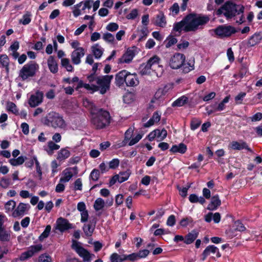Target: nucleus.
I'll list each match as a JSON object with an SVG mask.
<instances>
[{
    "label": "nucleus",
    "instance_id": "obj_6",
    "mask_svg": "<svg viewBox=\"0 0 262 262\" xmlns=\"http://www.w3.org/2000/svg\"><path fill=\"white\" fill-rule=\"evenodd\" d=\"M39 66L34 61H31L25 64L19 70L18 77L25 81L28 78L34 77L38 70Z\"/></svg>",
    "mask_w": 262,
    "mask_h": 262
},
{
    "label": "nucleus",
    "instance_id": "obj_21",
    "mask_svg": "<svg viewBox=\"0 0 262 262\" xmlns=\"http://www.w3.org/2000/svg\"><path fill=\"white\" fill-rule=\"evenodd\" d=\"M127 71L122 70L118 73L115 76L116 84L119 86H122L125 83L126 78Z\"/></svg>",
    "mask_w": 262,
    "mask_h": 262
},
{
    "label": "nucleus",
    "instance_id": "obj_52",
    "mask_svg": "<svg viewBox=\"0 0 262 262\" xmlns=\"http://www.w3.org/2000/svg\"><path fill=\"white\" fill-rule=\"evenodd\" d=\"M11 184V180L8 178H3L0 182V186L4 188H8Z\"/></svg>",
    "mask_w": 262,
    "mask_h": 262
},
{
    "label": "nucleus",
    "instance_id": "obj_62",
    "mask_svg": "<svg viewBox=\"0 0 262 262\" xmlns=\"http://www.w3.org/2000/svg\"><path fill=\"white\" fill-rule=\"evenodd\" d=\"M138 258V256L137 253H133L131 254H129L127 255H124V259L127 260L128 259L130 261H135Z\"/></svg>",
    "mask_w": 262,
    "mask_h": 262
},
{
    "label": "nucleus",
    "instance_id": "obj_53",
    "mask_svg": "<svg viewBox=\"0 0 262 262\" xmlns=\"http://www.w3.org/2000/svg\"><path fill=\"white\" fill-rule=\"evenodd\" d=\"M30 256H29L27 251L23 252L18 258L15 259V261L17 262L18 261H25L29 259Z\"/></svg>",
    "mask_w": 262,
    "mask_h": 262
},
{
    "label": "nucleus",
    "instance_id": "obj_44",
    "mask_svg": "<svg viewBox=\"0 0 262 262\" xmlns=\"http://www.w3.org/2000/svg\"><path fill=\"white\" fill-rule=\"evenodd\" d=\"M31 14L29 12H27L23 16L21 19L19 20V23L22 24L24 25L29 24L31 20Z\"/></svg>",
    "mask_w": 262,
    "mask_h": 262
},
{
    "label": "nucleus",
    "instance_id": "obj_23",
    "mask_svg": "<svg viewBox=\"0 0 262 262\" xmlns=\"http://www.w3.org/2000/svg\"><path fill=\"white\" fill-rule=\"evenodd\" d=\"M221 204V201L218 195L213 196L211 199V202L208 205L207 209L210 210H214L217 209Z\"/></svg>",
    "mask_w": 262,
    "mask_h": 262
},
{
    "label": "nucleus",
    "instance_id": "obj_29",
    "mask_svg": "<svg viewBox=\"0 0 262 262\" xmlns=\"http://www.w3.org/2000/svg\"><path fill=\"white\" fill-rule=\"evenodd\" d=\"M42 249V246L41 244L33 245L28 248L27 252L30 257H32L35 254L40 252Z\"/></svg>",
    "mask_w": 262,
    "mask_h": 262
},
{
    "label": "nucleus",
    "instance_id": "obj_25",
    "mask_svg": "<svg viewBox=\"0 0 262 262\" xmlns=\"http://www.w3.org/2000/svg\"><path fill=\"white\" fill-rule=\"evenodd\" d=\"M199 232L193 230L189 233L185 237L184 243L186 244H191L198 237Z\"/></svg>",
    "mask_w": 262,
    "mask_h": 262
},
{
    "label": "nucleus",
    "instance_id": "obj_14",
    "mask_svg": "<svg viewBox=\"0 0 262 262\" xmlns=\"http://www.w3.org/2000/svg\"><path fill=\"white\" fill-rule=\"evenodd\" d=\"M30 206L28 204L20 203L13 211L12 215L14 217L23 216L29 209Z\"/></svg>",
    "mask_w": 262,
    "mask_h": 262
},
{
    "label": "nucleus",
    "instance_id": "obj_33",
    "mask_svg": "<svg viewBox=\"0 0 262 262\" xmlns=\"http://www.w3.org/2000/svg\"><path fill=\"white\" fill-rule=\"evenodd\" d=\"M61 65L65 68L68 72H72L73 71L74 68L70 63V59L67 58L61 59Z\"/></svg>",
    "mask_w": 262,
    "mask_h": 262
},
{
    "label": "nucleus",
    "instance_id": "obj_3",
    "mask_svg": "<svg viewBox=\"0 0 262 262\" xmlns=\"http://www.w3.org/2000/svg\"><path fill=\"white\" fill-rule=\"evenodd\" d=\"M113 78V75L98 76L94 74H91L87 77L89 82H96L97 84H95V86H93V88L95 91H99L101 94H104L110 90L111 82Z\"/></svg>",
    "mask_w": 262,
    "mask_h": 262
},
{
    "label": "nucleus",
    "instance_id": "obj_28",
    "mask_svg": "<svg viewBox=\"0 0 262 262\" xmlns=\"http://www.w3.org/2000/svg\"><path fill=\"white\" fill-rule=\"evenodd\" d=\"M160 118L161 115L158 112H156L153 114L152 117L144 124V126L145 127H149L154 125L155 123L159 122Z\"/></svg>",
    "mask_w": 262,
    "mask_h": 262
},
{
    "label": "nucleus",
    "instance_id": "obj_45",
    "mask_svg": "<svg viewBox=\"0 0 262 262\" xmlns=\"http://www.w3.org/2000/svg\"><path fill=\"white\" fill-rule=\"evenodd\" d=\"M110 260L111 262H122L125 260L124 255L121 256L116 253H114L110 256Z\"/></svg>",
    "mask_w": 262,
    "mask_h": 262
},
{
    "label": "nucleus",
    "instance_id": "obj_7",
    "mask_svg": "<svg viewBox=\"0 0 262 262\" xmlns=\"http://www.w3.org/2000/svg\"><path fill=\"white\" fill-rule=\"evenodd\" d=\"M72 248L83 258L84 261L90 262L91 259L95 256L94 254L90 253L86 249L82 247L80 243L76 241H73Z\"/></svg>",
    "mask_w": 262,
    "mask_h": 262
},
{
    "label": "nucleus",
    "instance_id": "obj_56",
    "mask_svg": "<svg viewBox=\"0 0 262 262\" xmlns=\"http://www.w3.org/2000/svg\"><path fill=\"white\" fill-rule=\"evenodd\" d=\"M120 161L118 159H114L109 162L110 169H116L118 167Z\"/></svg>",
    "mask_w": 262,
    "mask_h": 262
},
{
    "label": "nucleus",
    "instance_id": "obj_22",
    "mask_svg": "<svg viewBox=\"0 0 262 262\" xmlns=\"http://www.w3.org/2000/svg\"><path fill=\"white\" fill-rule=\"evenodd\" d=\"M95 228V223L90 222L88 224H85L82 228L83 231L88 237L91 236Z\"/></svg>",
    "mask_w": 262,
    "mask_h": 262
},
{
    "label": "nucleus",
    "instance_id": "obj_12",
    "mask_svg": "<svg viewBox=\"0 0 262 262\" xmlns=\"http://www.w3.org/2000/svg\"><path fill=\"white\" fill-rule=\"evenodd\" d=\"M85 54V50L84 48H79L74 50L71 53V57L72 63L74 64H79L81 62V59Z\"/></svg>",
    "mask_w": 262,
    "mask_h": 262
},
{
    "label": "nucleus",
    "instance_id": "obj_46",
    "mask_svg": "<svg viewBox=\"0 0 262 262\" xmlns=\"http://www.w3.org/2000/svg\"><path fill=\"white\" fill-rule=\"evenodd\" d=\"M157 137L159 138V141L163 140L167 136V132L165 129L160 130L159 129H156Z\"/></svg>",
    "mask_w": 262,
    "mask_h": 262
},
{
    "label": "nucleus",
    "instance_id": "obj_35",
    "mask_svg": "<svg viewBox=\"0 0 262 262\" xmlns=\"http://www.w3.org/2000/svg\"><path fill=\"white\" fill-rule=\"evenodd\" d=\"M139 74L141 75H148L150 73L151 69L146 63H142L139 67Z\"/></svg>",
    "mask_w": 262,
    "mask_h": 262
},
{
    "label": "nucleus",
    "instance_id": "obj_16",
    "mask_svg": "<svg viewBox=\"0 0 262 262\" xmlns=\"http://www.w3.org/2000/svg\"><path fill=\"white\" fill-rule=\"evenodd\" d=\"M135 55L134 50L128 49L122 56L119 59L118 62L128 63L132 61Z\"/></svg>",
    "mask_w": 262,
    "mask_h": 262
},
{
    "label": "nucleus",
    "instance_id": "obj_54",
    "mask_svg": "<svg viewBox=\"0 0 262 262\" xmlns=\"http://www.w3.org/2000/svg\"><path fill=\"white\" fill-rule=\"evenodd\" d=\"M119 28V26L117 23H111L108 24L106 27V29L107 31L111 32H114L117 31Z\"/></svg>",
    "mask_w": 262,
    "mask_h": 262
},
{
    "label": "nucleus",
    "instance_id": "obj_41",
    "mask_svg": "<svg viewBox=\"0 0 262 262\" xmlns=\"http://www.w3.org/2000/svg\"><path fill=\"white\" fill-rule=\"evenodd\" d=\"M16 206V202L13 200L8 201L5 205V209L7 212H12L14 210Z\"/></svg>",
    "mask_w": 262,
    "mask_h": 262
},
{
    "label": "nucleus",
    "instance_id": "obj_57",
    "mask_svg": "<svg viewBox=\"0 0 262 262\" xmlns=\"http://www.w3.org/2000/svg\"><path fill=\"white\" fill-rule=\"evenodd\" d=\"M39 262H51V257L47 254H41L38 258Z\"/></svg>",
    "mask_w": 262,
    "mask_h": 262
},
{
    "label": "nucleus",
    "instance_id": "obj_30",
    "mask_svg": "<svg viewBox=\"0 0 262 262\" xmlns=\"http://www.w3.org/2000/svg\"><path fill=\"white\" fill-rule=\"evenodd\" d=\"M60 148V146L55 143L54 142L50 141L48 142L47 147L45 148L46 152L49 155L53 154V151L57 150Z\"/></svg>",
    "mask_w": 262,
    "mask_h": 262
},
{
    "label": "nucleus",
    "instance_id": "obj_42",
    "mask_svg": "<svg viewBox=\"0 0 262 262\" xmlns=\"http://www.w3.org/2000/svg\"><path fill=\"white\" fill-rule=\"evenodd\" d=\"M7 109L8 111L17 115L18 114V110L15 103L12 102H8L7 103Z\"/></svg>",
    "mask_w": 262,
    "mask_h": 262
},
{
    "label": "nucleus",
    "instance_id": "obj_59",
    "mask_svg": "<svg viewBox=\"0 0 262 262\" xmlns=\"http://www.w3.org/2000/svg\"><path fill=\"white\" fill-rule=\"evenodd\" d=\"M133 132H134V129L132 127H129L126 131V132L125 133V138H124V140L123 141V142L127 141V140H129L133 134Z\"/></svg>",
    "mask_w": 262,
    "mask_h": 262
},
{
    "label": "nucleus",
    "instance_id": "obj_19",
    "mask_svg": "<svg viewBox=\"0 0 262 262\" xmlns=\"http://www.w3.org/2000/svg\"><path fill=\"white\" fill-rule=\"evenodd\" d=\"M47 64L50 71L52 73L55 74L58 72V66L54 56L51 55L48 57Z\"/></svg>",
    "mask_w": 262,
    "mask_h": 262
},
{
    "label": "nucleus",
    "instance_id": "obj_10",
    "mask_svg": "<svg viewBox=\"0 0 262 262\" xmlns=\"http://www.w3.org/2000/svg\"><path fill=\"white\" fill-rule=\"evenodd\" d=\"M160 60L159 57L155 55L151 57L146 63L153 71H156V68L159 69V70L156 72V75L158 77L161 76L164 71L163 67L159 64Z\"/></svg>",
    "mask_w": 262,
    "mask_h": 262
},
{
    "label": "nucleus",
    "instance_id": "obj_26",
    "mask_svg": "<svg viewBox=\"0 0 262 262\" xmlns=\"http://www.w3.org/2000/svg\"><path fill=\"white\" fill-rule=\"evenodd\" d=\"M70 156V152L68 148H61L58 152L57 159L60 161H64Z\"/></svg>",
    "mask_w": 262,
    "mask_h": 262
},
{
    "label": "nucleus",
    "instance_id": "obj_9",
    "mask_svg": "<svg viewBox=\"0 0 262 262\" xmlns=\"http://www.w3.org/2000/svg\"><path fill=\"white\" fill-rule=\"evenodd\" d=\"M185 61V56L181 53H176L171 57L169 61L170 67L173 69H178L181 67Z\"/></svg>",
    "mask_w": 262,
    "mask_h": 262
},
{
    "label": "nucleus",
    "instance_id": "obj_17",
    "mask_svg": "<svg viewBox=\"0 0 262 262\" xmlns=\"http://www.w3.org/2000/svg\"><path fill=\"white\" fill-rule=\"evenodd\" d=\"M139 80L136 74H131L127 71L125 84L127 86H134L139 84Z\"/></svg>",
    "mask_w": 262,
    "mask_h": 262
},
{
    "label": "nucleus",
    "instance_id": "obj_11",
    "mask_svg": "<svg viewBox=\"0 0 262 262\" xmlns=\"http://www.w3.org/2000/svg\"><path fill=\"white\" fill-rule=\"evenodd\" d=\"M74 228L73 225L69 221L62 217L58 218L56 220L55 228L61 232Z\"/></svg>",
    "mask_w": 262,
    "mask_h": 262
},
{
    "label": "nucleus",
    "instance_id": "obj_36",
    "mask_svg": "<svg viewBox=\"0 0 262 262\" xmlns=\"http://www.w3.org/2000/svg\"><path fill=\"white\" fill-rule=\"evenodd\" d=\"M0 63L2 67L5 68L7 72L9 71V59L6 55L0 56Z\"/></svg>",
    "mask_w": 262,
    "mask_h": 262
},
{
    "label": "nucleus",
    "instance_id": "obj_55",
    "mask_svg": "<svg viewBox=\"0 0 262 262\" xmlns=\"http://www.w3.org/2000/svg\"><path fill=\"white\" fill-rule=\"evenodd\" d=\"M201 121L196 119H193L191 122L190 127L193 130L198 128L201 125Z\"/></svg>",
    "mask_w": 262,
    "mask_h": 262
},
{
    "label": "nucleus",
    "instance_id": "obj_43",
    "mask_svg": "<svg viewBox=\"0 0 262 262\" xmlns=\"http://www.w3.org/2000/svg\"><path fill=\"white\" fill-rule=\"evenodd\" d=\"M248 71L247 67L246 64H243L240 69L238 74H234L233 77L236 79L242 78L246 74Z\"/></svg>",
    "mask_w": 262,
    "mask_h": 262
},
{
    "label": "nucleus",
    "instance_id": "obj_5",
    "mask_svg": "<svg viewBox=\"0 0 262 262\" xmlns=\"http://www.w3.org/2000/svg\"><path fill=\"white\" fill-rule=\"evenodd\" d=\"M44 124L54 128H64L67 126V124L62 116L54 112L48 114L45 118Z\"/></svg>",
    "mask_w": 262,
    "mask_h": 262
},
{
    "label": "nucleus",
    "instance_id": "obj_4",
    "mask_svg": "<svg viewBox=\"0 0 262 262\" xmlns=\"http://www.w3.org/2000/svg\"><path fill=\"white\" fill-rule=\"evenodd\" d=\"M111 116L108 112L99 109L92 113V122L97 129H101L110 123Z\"/></svg>",
    "mask_w": 262,
    "mask_h": 262
},
{
    "label": "nucleus",
    "instance_id": "obj_40",
    "mask_svg": "<svg viewBox=\"0 0 262 262\" xmlns=\"http://www.w3.org/2000/svg\"><path fill=\"white\" fill-rule=\"evenodd\" d=\"M104 201L101 198H98L96 200L94 205V208L96 211L102 209L104 207Z\"/></svg>",
    "mask_w": 262,
    "mask_h": 262
},
{
    "label": "nucleus",
    "instance_id": "obj_2",
    "mask_svg": "<svg viewBox=\"0 0 262 262\" xmlns=\"http://www.w3.org/2000/svg\"><path fill=\"white\" fill-rule=\"evenodd\" d=\"M244 10L245 7L243 5L227 2L216 11V15L223 14L228 20L234 18L236 23L240 25L245 21L243 14Z\"/></svg>",
    "mask_w": 262,
    "mask_h": 262
},
{
    "label": "nucleus",
    "instance_id": "obj_13",
    "mask_svg": "<svg viewBox=\"0 0 262 262\" xmlns=\"http://www.w3.org/2000/svg\"><path fill=\"white\" fill-rule=\"evenodd\" d=\"M43 93L37 91L34 94L31 95L29 100V104L32 107H34L42 102Z\"/></svg>",
    "mask_w": 262,
    "mask_h": 262
},
{
    "label": "nucleus",
    "instance_id": "obj_37",
    "mask_svg": "<svg viewBox=\"0 0 262 262\" xmlns=\"http://www.w3.org/2000/svg\"><path fill=\"white\" fill-rule=\"evenodd\" d=\"M63 174V176L60 179L61 182H68L73 177V173L69 169H65Z\"/></svg>",
    "mask_w": 262,
    "mask_h": 262
},
{
    "label": "nucleus",
    "instance_id": "obj_1",
    "mask_svg": "<svg viewBox=\"0 0 262 262\" xmlns=\"http://www.w3.org/2000/svg\"><path fill=\"white\" fill-rule=\"evenodd\" d=\"M209 17L201 14H189L186 16L181 21L173 24V30L175 32H195L202 29L209 21Z\"/></svg>",
    "mask_w": 262,
    "mask_h": 262
},
{
    "label": "nucleus",
    "instance_id": "obj_27",
    "mask_svg": "<svg viewBox=\"0 0 262 262\" xmlns=\"http://www.w3.org/2000/svg\"><path fill=\"white\" fill-rule=\"evenodd\" d=\"M187 150V146L184 143H180L178 145H174L172 146L170 151L172 152H179L184 154Z\"/></svg>",
    "mask_w": 262,
    "mask_h": 262
},
{
    "label": "nucleus",
    "instance_id": "obj_61",
    "mask_svg": "<svg viewBox=\"0 0 262 262\" xmlns=\"http://www.w3.org/2000/svg\"><path fill=\"white\" fill-rule=\"evenodd\" d=\"M189 188H190V186H188L187 187H183V188H182L179 186H177V188L180 192V195L182 197H184V198L186 196L187 194V191Z\"/></svg>",
    "mask_w": 262,
    "mask_h": 262
},
{
    "label": "nucleus",
    "instance_id": "obj_15",
    "mask_svg": "<svg viewBox=\"0 0 262 262\" xmlns=\"http://www.w3.org/2000/svg\"><path fill=\"white\" fill-rule=\"evenodd\" d=\"M211 254H215L217 257H220L221 256L219 249L216 246L209 245L205 248L202 253V260H204L208 256Z\"/></svg>",
    "mask_w": 262,
    "mask_h": 262
},
{
    "label": "nucleus",
    "instance_id": "obj_63",
    "mask_svg": "<svg viewBox=\"0 0 262 262\" xmlns=\"http://www.w3.org/2000/svg\"><path fill=\"white\" fill-rule=\"evenodd\" d=\"M138 15V10L136 9H133L131 12L126 15L128 19H134Z\"/></svg>",
    "mask_w": 262,
    "mask_h": 262
},
{
    "label": "nucleus",
    "instance_id": "obj_24",
    "mask_svg": "<svg viewBox=\"0 0 262 262\" xmlns=\"http://www.w3.org/2000/svg\"><path fill=\"white\" fill-rule=\"evenodd\" d=\"M262 39L260 33H255L249 38L248 41V46L253 47L258 44Z\"/></svg>",
    "mask_w": 262,
    "mask_h": 262
},
{
    "label": "nucleus",
    "instance_id": "obj_39",
    "mask_svg": "<svg viewBox=\"0 0 262 262\" xmlns=\"http://www.w3.org/2000/svg\"><path fill=\"white\" fill-rule=\"evenodd\" d=\"M26 159L25 157L20 156L17 159H10L9 162L13 166H18L22 164L25 162Z\"/></svg>",
    "mask_w": 262,
    "mask_h": 262
},
{
    "label": "nucleus",
    "instance_id": "obj_60",
    "mask_svg": "<svg viewBox=\"0 0 262 262\" xmlns=\"http://www.w3.org/2000/svg\"><path fill=\"white\" fill-rule=\"evenodd\" d=\"M142 135L138 134L135 137L132 139V140L128 143L129 146H132L138 143L142 138Z\"/></svg>",
    "mask_w": 262,
    "mask_h": 262
},
{
    "label": "nucleus",
    "instance_id": "obj_31",
    "mask_svg": "<svg viewBox=\"0 0 262 262\" xmlns=\"http://www.w3.org/2000/svg\"><path fill=\"white\" fill-rule=\"evenodd\" d=\"M92 51L95 58H99L103 54V50L98 44H96L92 47Z\"/></svg>",
    "mask_w": 262,
    "mask_h": 262
},
{
    "label": "nucleus",
    "instance_id": "obj_32",
    "mask_svg": "<svg viewBox=\"0 0 262 262\" xmlns=\"http://www.w3.org/2000/svg\"><path fill=\"white\" fill-rule=\"evenodd\" d=\"M11 238L10 232L6 230L4 228L0 229V241L2 242H8Z\"/></svg>",
    "mask_w": 262,
    "mask_h": 262
},
{
    "label": "nucleus",
    "instance_id": "obj_64",
    "mask_svg": "<svg viewBox=\"0 0 262 262\" xmlns=\"http://www.w3.org/2000/svg\"><path fill=\"white\" fill-rule=\"evenodd\" d=\"M246 94L244 92L239 93L235 98V100L237 104L242 103V101L244 97L246 96Z\"/></svg>",
    "mask_w": 262,
    "mask_h": 262
},
{
    "label": "nucleus",
    "instance_id": "obj_49",
    "mask_svg": "<svg viewBox=\"0 0 262 262\" xmlns=\"http://www.w3.org/2000/svg\"><path fill=\"white\" fill-rule=\"evenodd\" d=\"M103 39L108 43H113L115 40L114 36L110 33L106 32L103 34Z\"/></svg>",
    "mask_w": 262,
    "mask_h": 262
},
{
    "label": "nucleus",
    "instance_id": "obj_34",
    "mask_svg": "<svg viewBox=\"0 0 262 262\" xmlns=\"http://www.w3.org/2000/svg\"><path fill=\"white\" fill-rule=\"evenodd\" d=\"M188 98L185 96H183L178 99H177L176 101H174L172 103V106L173 107H180L184 105L185 103L188 102Z\"/></svg>",
    "mask_w": 262,
    "mask_h": 262
},
{
    "label": "nucleus",
    "instance_id": "obj_51",
    "mask_svg": "<svg viewBox=\"0 0 262 262\" xmlns=\"http://www.w3.org/2000/svg\"><path fill=\"white\" fill-rule=\"evenodd\" d=\"M100 176L99 170L96 169H93L90 173V178L94 181H96L98 180Z\"/></svg>",
    "mask_w": 262,
    "mask_h": 262
},
{
    "label": "nucleus",
    "instance_id": "obj_48",
    "mask_svg": "<svg viewBox=\"0 0 262 262\" xmlns=\"http://www.w3.org/2000/svg\"><path fill=\"white\" fill-rule=\"evenodd\" d=\"M82 4L83 2H81L80 3L74 6L73 8V13L75 17H77L81 15V11L79 8L81 7Z\"/></svg>",
    "mask_w": 262,
    "mask_h": 262
},
{
    "label": "nucleus",
    "instance_id": "obj_38",
    "mask_svg": "<svg viewBox=\"0 0 262 262\" xmlns=\"http://www.w3.org/2000/svg\"><path fill=\"white\" fill-rule=\"evenodd\" d=\"M169 89L168 85H165L162 88L159 89L155 94V97L156 99H160L164 96Z\"/></svg>",
    "mask_w": 262,
    "mask_h": 262
},
{
    "label": "nucleus",
    "instance_id": "obj_20",
    "mask_svg": "<svg viewBox=\"0 0 262 262\" xmlns=\"http://www.w3.org/2000/svg\"><path fill=\"white\" fill-rule=\"evenodd\" d=\"M230 147L234 150H242L246 149L248 151H251V149L249 147L248 145L245 141L243 140L237 141H232L230 144Z\"/></svg>",
    "mask_w": 262,
    "mask_h": 262
},
{
    "label": "nucleus",
    "instance_id": "obj_50",
    "mask_svg": "<svg viewBox=\"0 0 262 262\" xmlns=\"http://www.w3.org/2000/svg\"><path fill=\"white\" fill-rule=\"evenodd\" d=\"M51 226L50 225H47L44 230V231L39 236V238L40 241L44 239L45 238L48 237L50 232L51 231Z\"/></svg>",
    "mask_w": 262,
    "mask_h": 262
},
{
    "label": "nucleus",
    "instance_id": "obj_47",
    "mask_svg": "<svg viewBox=\"0 0 262 262\" xmlns=\"http://www.w3.org/2000/svg\"><path fill=\"white\" fill-rule=\"evenodd\" d=\"M117 175L119 176V182L121 183L128 179L130 172L129 171L121 172Z\"/></svg>",
    "mask_w": 262,
    "mask_h": 262
},
{
    "label": "nucleus",
    "instance_id": "obj_8",
    "mask_svg": "<svg viewBox=\"0 0 262 262\" xmlns=\"http://www.w3.org/2000/svg\"><path fill=\"white\" fill-rule=\"evenodd\" d=\"M236 32L237 31L234 27L224 25L219 26L214 30L215 34L221 37L230 36Z\"/></svg>",
    "mask_w": 262,
    "mask_h": 262
},
{
    "label": "nucleus",
    "instance_id": "obj_18",
    "mask_svg": "<svg viewBox=\"0 0 262 262\" xmlns=\"http://www.w3.org/2000/svg\"><path fill=\"white\" fill-rule=\"evenodd\" d=\"M155 26L164 28L166 25V20L164 13L162 12H159L152 20Z\"/></svg>",
    "mask_w": 262,
    "mask_h": 262
},
{
    "label": "nucleus",
    "instance_id": "obj_58",
    "mask_svg": "<svg viewBox=\"0 0 262 262\" xmlns=\"http://www.w3.org/2000/svg\"><path fill=\"white\" fill-rule=\"evenodd\" d=\"M167 42L166 44V48H169L174 45L177 42V39L173 36H170L167 38Z\"/></svg>",
    "mask_w": 262,
    "mask_h": 262
}]
</instances>
